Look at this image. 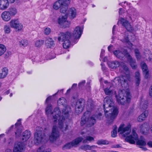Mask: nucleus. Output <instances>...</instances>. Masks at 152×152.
<instances>
[{"instance_id":"obj_1","label":"nucleus","mask_w":152,"mask_h":152,"mask_svg":"<svg viewBox=\"0 0 152 152\" xmlns=\"http://www.w3.org/2000/svg\"><path fill=\"white\" fill-rule=\"evenodd\" d=\"M57 104L58 106H62L64 108L62 110L61 116L59 107L55 108L53 111L52 112V107L51 104H48L47 107L45 109L46 113L47 115L53 114V124H57L58 120V128L64 132L67 129L68 127V125L64 122L65 119H67L69 116V112L66 110L67 107L66 101L64 97L60 98L58 100Z\"/></svg>"},{"instance_id":"obj_2","label":"nucleus","mask_w":152,"mask_h":152,"mask_svg":"<svg viewBox=\"0 0 152 152\" xmlns=\"http://www.w3.org/2000/svg\"><path fill=\"white\" fill-rule=\"evenodd\" d=\"M104 102L103 107L105 117L108 119L113 120L118 113V109L116 107H113L111 110H106V108H108V107H111V104L113 103L112 100L108 96H107L104 98Z\"/></svg>"},{"instance_id":"obj_3","label":"nucleus","mask_w":152,"mask_h":152,"mask_svg":"<svg viewBox=\"0 0 152 152\" xmlns=\"http://www.w3.org/2000/svg\"><path fill=\"white\" fill-rule=\"evenodd\" d=\"M136 128H133L132 131V134L127 136L125 140L131 144H134L135 141H137L136 144L139 146V147L145 146L146 143L143 137L141 136L140 139H138V135L136 132Z\"/></svg>"},{"instance_id":"obj_4","label":"nucleus","mask_w":152,"mask_h":152,"mask_svg":"<svg viewBox=\"0 0 152 152\" xmlns=\"http://www.w3.org/2000/svg\"><path fill=\"white\" fill-rule=\"evenodd\" d=\"M90 114L91 112L90 110H87L84 113L80 122L81 126H83L86 124L87 126L89 127L93 125L96 123V116L93 115L89 118Z\"/></svg>"},{"instance_id":"obj_5","label":"nucleus","mask_w":152,"mask_h":152,"mask_svg":"<svg viewBox=\"0 0 152 152\" xmlns=\"http://www.w3.org/2000/svg\"><path fill=\"white\" fill-rule=\"evenodd\" d=\"M58 40L59 42H64L63 47L64 48H69L72 40V34L69 31L61 32L58 34Z\"/></svg>"},{"instance_id":"obj_6","label":"nucleus","mask_w":152,"mask_h":152,"mask_svg":"<svg viewBox=\"0 0 152 152\" xmlns=\"http://www.w3.org/2000/svg\"><path fill=\"white\" fill-rule=\"evenodd\" d=\"M42 128L38 126L36 128V131L34 134V140L35 143L39 144L43 141L44 135L42 134Z\"/></svg>"},{"instance_id":"obj_7","label":"nucleus","mask_w":152,"mask_h":152,"mask_svg":"<svg viewBox=\"0 0 152 152\" xmlns=\"http://www.w3.org/2000/svg\"><path fill=\"white\" fill-rule=\"evenodd\" d=\"M86 103L84 99L80 98L77 100L75 106V112L78 114L80 113L83 110Z\"/></svg>"},{"instance_id":"obj_8","label":"nucleus","mask_w":152,"mask_h":152,"mask_svg":"<svg viewBox=\"0 0 152 152\" xmlns=\"http://www.w3.org/2000/svg\"><path fill=\"white\" fill-rule=\"evenodd\" d=\"M111 69H115L119 67V71L121 73L124 72V62L115 61L113 62H109L107 63Z\"/></svg>"},{"instance_id":"obj_9","label":"nucleus","mask_w":152,"mask_h":152,"mask_svg":"<svg viewBox=\"0 0 152 152\" xmlns=\"http://www.w3.org/2000/svg\"><path fill=\"white\" fill-rule=\"evenodd\" d=\"M67 15L66 14L59 17L57 20L58 24L64 28L69 27L70 24V22L67 20Z\"/></svg>"},{"instance_id":"obj_10","label":"nucleus","mask_w":152,"mask_h":152,"mask_svg":"<svg viewBox=\"0 0 152 152\" xmlns=\"http://www.w3.org/2000/svg\"><path fill=\"white\" fill-rule=\"evenodd\" d=\"M83 140L82 137H78L73 140L71 142H69L66 144L62 147L63 150L65 149H69L73 146L77 145L81 142Z\"/></svg>"},{"instance_id":"obj_11","label":"nucleus","mask_w":152,"mask_h":152,"mask_svg":"<svg viewBox=\"0 0 152 152\" xmlns=\"http://www.w3.org/2000/svg\"><path fill=\"white\" fill-rule=\"evenodd\" d=\"M59 136V132L56 126H53V127L52 132L49 137V140L51 142L55 141Z\"/></svg>"},{"instance_id":"obj_12","label":"nucleus","mask_w":152,"mask_h":152,"mask_svg":"<svg viewBox=\"0 0 152 152\" xmlns=\"http://www.w3.org/2000/svg\"><path fill=\"white\" fill-rule=\"evenodd\" d=\"M10 26L17 31H20L22 29L23 25L19 23L17 20H12L10 22Z\"/></svg>"},{"instance_id":"obj_13","label":"nucleus","mask_w":152,"mask_h":152,"mask_svg":"<svg viewBox=\"0 0 152 152\" xmlns=\"http://www.w3.org/2000/svg\"><path fill=\"white\" fill-rule=\"evenodd\" d=\"M83 30V28L79 26L76 27L73 32V36L75 39H79L81 37Z\"/></svg>"},{"instance_id":"obj_14","label":"nucleus","mask_w":152,"mask_h":152,"mask_svg":"<svg viewBox=\"0 0 152 152\" xmlns=\"http://www.w3.org/2000/svg\"><path fill=\"white\" fill-rule=\"evenodd\" d=\"M24 148L23 142H19L15 144L13 152H22Z\"/></svg>"},{"instance_id":"obj_15","label":"nucleus","mask_w":152,"mask_h":152,"mask_svg":"<svg viewBox=\"0 0 152 152\" xmlns=\"http://www.w3.org/2000/svg\"><path fill=\"white\" fill-rule=\"evenodd\" d=\"M21 119H19L18 120L17 122L15 124V128L17 129L16 132H15V134L16 137H19L22 132L21 129L20 128L21 127Z\"/></svg>"},{"instance_id":"obj_16","label":"nucleus","mask_w":152,"mask_h":152,"mask_svg":"<svg viewBox=\"0 0 152 152\" xmlns=\"http://www.w3.org/2000/svg\"><path fill=\"white\" fill-rule=\"evenodd\" d=\"M117 101L119 104L124 105V94L122 90L118 91L117 95L116 96Z\"/></svg>"},{"instance_id":"obj_17","label":"nucleus","mask_w":152,"mask_h":152,"mask_svg":"<svg viewBox=\"0 0 152 152\" xmlns=\"http://www.w3.org/2000/svg\"><path fill=\"white\" fill-rule=\"evenodd\" d=\"M140 65L145 77L148 78L149 76V71L146 64L144 62H142Z\"/></svg>"},{"instance_id":"obj_18","label":"nucleus","mask_w":152,"mask_h":152,"mask_svg":"<svg viewBox=\"0 0 152 152\" xmlns=\"http://www.w3.org/2000/svg\"><path fill=\"white\" fill-rule=\"evenodd\" d=\"M124 13V10L122 8H120L119 9V18L117 24L121 28H123L124 27V18L121 17L123 15Z\"/></svg>"},{"instance_id":"obj_19","label":"nucleus","mask_w":152,"mask_h":152,"mask_svg":"<svg viewBox=\"0 0 152 152\" xmlns=\"http://www.w3.org/2000/svg\"><path fill=\"white\" fill-rule=\"evenodd\" d=\"M125 96L126 100L125 102L124 101V106L125 105H127L130 102L131 99V95L130 94V91L128 88H127L125 91Z\"/></svg>"},{"instance_id":"obj_20","label":"nucleus","mask_w":152,"mask_h":152,"mask_svg":"<svg viewBox=\"0 0 152 152\" xmlns=\"http://www.w3.org/2000/svg\"><path fill=\"white\" fill-rule=\"evenodd\" d=\"M114 55L118 58L123 60L124 58V50L123 49L121 50H114L113 52Z\"/></svg>"},{"instance_id":"obj_21","label":"nucleus","mask_w":152,"mask_h":152,"mask_svg":"<svg viewBox=\"0 0 152 152\" xmlns=\"http://www.w3.org/2000/svg\"><path fill=\"white\" fill-rule=\"evenodd\" d=\"M70 0H65L63 5H62L60 9V12L61 13H65L68 9V5L69 3Z\"/></svg>"},{"instance_id":"obj_22","label":"nucleus","mask_w":152,"mask_h":152,"mask_svg":"<svg viewBox=\"0 0 152 152\" xmlns=\"http://www.w3.org/2000/svg\"><path fill=\"white\" fill-rule=\"evenodd\" d=\"M128 60L130 63V65L133 69H135L137 67L136 65L135 64L136 61L135 59H133L130 55L129 54L127 53L125 55Z\"/></svg>"},{"instance_id":"obj_23","label":"nucleus","mask_w":152,"mask_h":152,"mask_svg":"<svg viewBox=\"0 0 152 152\" xmlns=\"http://www.w3.org/2000/svg\"><path fill=\"white\" fill-rule=\"evenodd\" d=\"M31 136L30 131L28 130H26L23 133L21 139L22 141L23 142L26 141L30 138Z\"/></svg>"},{"instance_id":"obj_24","label":"nucleus","mask_w":152,"mask_h":152,"mask_svg":"<svg viewBox=\"0 0 152 152\" xmlns=\"http://www.w3.org/2000/svg\"><path fill=\"white\" fill-rule=\"evenodd\" d=\"M1 17L4 20L6 21H9L11 18V15L7 11L3 12L1 14Z\"/></svg>"},{"instance_id":"obj_25","label":"nucleus","mask_w":152,"mask_h":152,"mask_svg":"<svg viewBox=\"0 0 152 152\" xmlns=\"http://www.w3.org/2000/svg\"><path fill=\"white\" fill-rule=\"evenodd\" d=\"M9 3L7 0H0V9L2 10L6 9L8 7Z\"/></svg>"},{"instance_id":"obj_26","label":"nucleus","mask_w":152,"mask_h":152,"mask_svg":"<svg viewBox=\"0 0 152 152\" xmlns=\"http://www.w3.org/2000/svg\"><path fill=\"white\" fill-rule=\"evenodd\" d=\"M65 0H59L56 1L53 4V8L56 10H58L61 8Z\"/></svg>"},{"instance_id":"obj_27","label":"nucleus","mask_w":152,"mask_h":152,"mask_svg":"<svg viewBox=\"0 0 152 152\" xmlns=\"http://www.w3.org/2000/svg\"><path fill=\"white\" fill-rule=\"evenodd\" d=\"M68 15L71 19H73L75 17L76 15V9L74 7H72L68 10Z\"/></svg>"},{"instance_id":"obj_28","label":"nucleus","mask_w":152,"mask_h":152,"mask_svg":"<svg viewBox=\"0 0 152 152\" xmlns=\"http://www.w3.org/2000/svg\"><path fill=\"white\" fill-rule=\"evenodd\" d=\"M148 115V111H145V112L140 115L137 118L139 122H141L144 120Z\"/></svg>"},{"instance_id":"obj_29","label":"nucleus","mask_w":152,"mask_h":152,"mask_svg":"<svg viewBox=\"0 0 152 152\" xmlns=\"http://www.w3.org/2000/svg\"><path fill=\"white\" fill-rule=\"evenodd\" d=\"M124 77L127 78V80L130 81V75L128 67L124 65Z\"/></svg>"},{"instance_id":"obj_30","label":"nucleus","mask_w":152,"mask_h":152,"mask_svg":"<svg viewBox=\"0 0 152 152\" xmlns=\"http://www.w3.org/2000/svg\"><path fill=\"white\" fill-rule=\"evenodd\" d=\"M8 72V69L6 67L2 69V72L0 73V78L2 79L5 78L7 75Z\"/></svg>"},{"instance_id":"obj_31","label":"nucleus","mask_w":152,"mask_h":152,"mask_svg":"<svg viewBox=\"0 0 152 152\" xmlns=\"http://www.w3.org/2000/svg\"><path fill=\"white\" fill-rule=\"evenodd\" d=\"M124 27L129 31L131 32L133 30V28L127 20H124Z\"/></svg>"},{"instance_id":"obj_32","label":"nucleus","mask_w":152,"mask_h":152,"mask_svg":"<svg viewBox=\"0 0 152 152\" xmlns=\"http://www.w3.org/2000/svg\"><path fill=\"white\" fill-rule=\"evenodd\" d=\"M144 54L146 57L148 56V60L150 61H152V54L151 51L148 49H146L145 50L144 52Z\"/></svg>"},{"instance_id":"obj_33","label":"nucleus","mask_w":152,"mask_h":152,"mask_svg":"<svg viewBox=\"0 0 152 152\" xmlns=\"http://www.w3.org/2000/svg\"><path fill=\"white\" fill-rule=\"evenodd\" d=\"M124 137H125V134L127 135L129 134L131 131V125L130 124H128L127 125L124 127Z\"/></svg>"},{"instance_id":"obj_34","label":"nucleus","mask_w":152,"mask_h":152,"mask_svg":"<svg viewBox=\"0 0 152 152\" xmlns=\"http://www.w3.org/2000/svg\"><path fill=\"white\" fill-rule=\"evenodd\" d=\"M51 150L49 148H45V146H42L39 148L37 152H50Z\"/></svg>"},{"instance_id":"obj_35","label":"nucleus","mask_w":152,"mask_h":152,"mask_svg":"<svg viewBox=\"0 0 152 152\" xmlns=\"http://www.w3.org/2000/svg\"><path fill=\"white\" fill-rule=\"evenodd\" d=\"M94 147L96 148L97 146L95 145L90 146L89 145H84L82 146L81 147V149L85 150H91L92 149L94 148Z\"/></svg>"},{"instance_id":"obj_36","label":"nucleus","mask_w":152,"mask_h":152,"mask_svg":"<svg viewBox=\"0 0 152 152\" xmlns=\"http://www.w3.org/2000/svg\"><path fill=\"white\" fill-rule=\"evenodd\" d=\"M85 138V139L82 140H83V142L84 143H88V142H91L94 140L93 137L90 136H86Z\"/></svg>"},{"instance_id":"obj_37","label":"nucleus","mask_w":152,"mask_h":152,"mask_svg":"<svg viewBox=\"0 0 152 152\" xmlns=\"http://www.w3.org/2000/svg\"><path fill=\"white\" fill-rule=\"evenodd\" d=\"M135 77L136 85L138 86L140 84V74L139 72H137L135 73Z\"/></svg>"},{"instance_id":"obj_38","label":"nucleus","mask_w":152,"mask_h":152,"mask_svg":"<svg viewBox=\"0 0 152 152\" xmlns=\"http://www.w3.org/2000/svg\"><path fill=\"white\" fill-rule=\"evenodd\" d=\"M7 11L9 12L11 16H15L17 12V9L15 8L12 7L10 8Z\"/></svg>"},{"instance_id":"obj_39","label":"nucleus","mask_w":152,"mask_h":152,"mask_svg":"<svg viewBox=\"0 0 152 152\" xmlns=\"http://www.w3.org/2000/svg\"><path fill=\"white\" fill-rule=\"evenodd\" d=\"M111 86H110L109 88H107L104 89V91L105 94L107 95H110L112 94L113 93L112 89L111 88Z\"/></svg>"},{"instance_id":"obj_40","label":"nucleus","mask_w":152,"mask_h":152,"mask_svg":"<svg viewBox=\"0 0 152 152\" xmlns=\"http://www.w3.org/2000/svg\"><path fill=\"white\" fill-rule=\"evenodd\" d=\"M109 143L108 141L104 140H100L97 141V144L99 145H108Z\"/></svg>"},{"instance_id":"obj_41","label":"nucleus","mask_w":152,"mask_h":152,"mask_svg":"<svg viewBox=\"0 0 152 152\" xmlns=\"http://www.w3.org/2000/svg\"><path fill=\"white\" fill-rule=\"evenodd\" d=\"M118 132L121 134L122 137H124V124H121L118 129Z\"/></svg>"},{"instance_id":"obj_42","label":"nucleus","mask_w":152,"mask_h":152,"mask_svg":"<svg viewBox=\"0 0 152 152\" xmlns=\"http://www.w3.org/2000/svg\"><path fill=\"white\" fill-rule=\"evenodd\" d=\"M6 50L5 46L2 44H0V56L4 54Z\"/></svg>"},{"instance_id":"obj_43","label":"nucleus","mask_w":152,"mask_h":152,"mask_svg":"<svg viewBox=\"0 0 152 152\" xmlns=\"http://www.w3.org/2000/svg\"><path fill=\"white\" fill-rule=\"evenodd\" d=\"M44 40H38L36 41L35 42V46L37 47H40L44 43Z\"/></svg>"},{"instance_id":"obj_44","label":"nucleus","mask_w":152,"mask_h":152,"mask_svg":"<svg viewBox=\"0 0 152 152\" xmlns=\"http://www.w3.org/2000/svg\"><path fill=\"white\" fill-rule=\"evenodd\" d=\"M46 43L48 44V46L50 48L54 45L53 40L52 39L50 38H49L48 39Z\"/></svg>"},{"instance_id":"obj_45","label":"nucleus","mask_w":152,"mask_h":152,"mask_svg":"<svg viewBox=\"0 0 152 152\" xmlns=\"http://www.w3.org/2000/svg\"><path fill=\"white\" fill-rule=\"evenodd\" d=\"M28 41L26 40H22L19 42V45L21 47H26L28 45Z\"/></svg>"},{"instance_id":"obj_46","label":"nucleus","mask_w":152,"mask_h":152,"mask_svg":"<svg viewBox=\"0 0 152 152\" xmlns=\"http://www.w3.org/2000/svg\"><path fill=\"white\" fill-rule=\"evenodd\" d=\"M116 79L119 83L118 84H120L122 86L124 83V76L123 75H121V76L116 78Z\"/></svg>"},{"instance_id":"obj_47","label":"nucleus","mask_w":152,"mask_h":152,"mask_svg":"<svg viewBox=\"0 0 152 152\" xmlns=\"http://www.w3.org/2000/svg\"><path fill=\"white\" fill-rule=\"evenodd\" d=\"M4 32L5 34H9L11 31L10 27L8 25H5L4 26Z\"/></svg>"},{"instance_id":"obj_48","label":"nucleus","mask_w":152,"mask_h":152,"mask_svg":"<svg viewBox=\"0 0 152 152\" xmlns=\"http://www.w3.org/2000/svg\"><path fill=\"white\" fill-rule=\"evenodd\" d=\"M134 53L137 58L140 59L141 58V56L140 55V53L137 49H136L134 50Z\"/></svg>"},{"instance_id":"obj_49","label":"nucleus","mask_w":152,"mask_h":152,"mask_svg":"<svg viewBox=\"0 0 152 152\" xmlns=\"http://www.w3.org/2000/svg\"><path fill=\"white\" fill-rule=\"evenodd\" d=\"M129 37L128 36L127 37V40H126L127 42H126V45L127 46L128 48H129L130 49H131L133 45L131 42H129Z\"/></svg>"},{"instance_id":"obj_50","label":"nucleus","mask_w":152,"mask_h":152,"mask_svg":"<svg viewBox=\"0 0 152 152\" xmlns=\"http://www.w3.org/2000/svg\"><path fill=\"white\" fill-rule=\"evenodd\" d=\"M145 125V124H144L141 126L140 127V132L142 134H144L145 133V131L147 130V129L145 127L144 129L143 130V127H144Z\"/></svg>"},{"instance_id":"obj_51","label":"nucleus","mask_w":152,"mask_h":152,"mask_svg":"<svg viewBox=\"0 0 152 152\" xmlns=\"http://www.w3.org/2000/svg\"><path fill=\"white\" fill-rule=\"evenodd\" d=\"M117 129L115 128L111 132V137H115L117 136Z\"/></svg>"},{"instance_id":"obj_52","label":"nucleus","mask_w":152,"mask_h":152,"mask_svg":"<svg viewBox=\"0 0 152 152\" xmlns=\"http://www.w3.org/2000/svg\"><path fill=\"white\" fill-rule=\"evenodd\" d=\"M51 32V29L50 28H46L44 30V34L46 35H48Z\"/></svg>"},{"instance_id":"obj_53","label":"nucleus","mask_w":152,"mask_h":152,"mask_svg":"<svg viewBox=\"0 0 152 152\" xmlns=\"http://www.w3.org/2000/svg\"><path fill=\"white\" fill-rule=\"evenodd\" d=\"M145 104H143L142 105V108L141 109L142 111H143L144 110H145L148 107V102L146 101V102H145Z\"/></svg>"},{"instance_id":"obj_54","label":"nucleus","mask_w":152,"mask_h":152,"mask_svg":"<svg viewBox=\"0 0 152 152\" xmlns=\"http://www.w3.org/2000/svg\"><path fill=\"white\" fill-rule=\"evenodd\" d=\"M85 80H83L80 82L78 85V86L79 88H82L83 86L85 83Z\"/></svg>"},{"instance_id":"obj_55","label":"nucleus","mask_w":152,"mask_h":152,"mask_svg":"<svg viewBox=\"0 0 152 152\" xmlns=\"http://www.w3.org/2000/svg\"><path fill=\"white\" fill-rule=\"evenodd\" d=\"M11 54V53L10 51H7L4 54L5 57L7 58Z\"/></svg>"},{"instance_id":"obj_56","label":"nucleus","mask_w":152,"mask_h":152,"mask_svg":"<svg viewBox=\"0 0 152 152\" xmlns=\"http://www.w3.org/2000/svg\"><path fill=\"white\" fill-rule=\"evenodd\" d=\"M130 11V10H129V9L127 11V12L129 15H130L129 17L130 18V19L131 20H132V18L131 17H132V15H134V13H133L132 12V13L131 12V13Z\"/></svg>"},{"instance_id":"obj_57","label":"nucleus","mask_w":152,"mask_h":152,"mask_svg":"<svg viewBox=\"0 0 152 152\" xmlns=\"http://www.w3.org/2000/svg\"><path fill=\"white\" fill-rule=\"evenodd\" d=\"M51 54H52L53 56H50L49 57V59L50 60L56 57V54L54 53L53 52H51Z\"/></svg>"},{"instance_id":"obj_58","label":"nucleus","mask_w":152,"mask_h":152,"mask_svg":"<svg viewBox=\"0 0 152 152\" xmlns=\"http://www.w3.org/2000/svg\"><path fill=\"white\" fill-rule=\"evenodd\" d=\"M120 37H118V39L120 40L122 42H123L124 39L122 38L124 37L123 34L122 33H121L119 35Z\"/></svg>"},{"instance_id":"obj_59","label":"nucleus","mask_w":152,"mask_h":152,"mask_svg":"<svg viewBox=\"0 0 152 152\" xmlns=\"http://www.w3.org/2000/svg\"><path fill=\"white\" fill-rule=\"evenodd\" d=\"M105 53V50L103 49H102L100 55V58H102L104 56V53Z\"/></svg>"},{"instance_id":"obj_60","label":"nucleus","mask_w":152,"mask_h":152,"mask_svg":"<svg viewBox=\"0 0 152 152\" xmlns=\"http://www.w3.org/2000/svg\"><path fill=\"white\" fill-rule=\"evenodd\" d=\"M113 47V46L111 45H110L108 47V50L110 52H111V48Z\"/></svg>"},{"instance_id":"obj_61","label":"nucleus","mask_w":152,"mask_h":152,"mask_svg":"<svg viewBox=\"0 0 152 152\" xmlns=\"http://www.w3.org/2000/svg\"><path fill=\"white\" fill-rule=\"evenodd\" d=\"M149 94L150 96H152V85L150 87L149 89Z\"/></svg>"},{"instance_id":"obj_62","label":"nucleus","mask_w":152,"mask_h":152,"mask_svg":"<svg viewBox=\"0 0 152 152\" xmlns=\"http://www.w3.org/2000/svg\"><path fill=\"white\" fill-rule=\"evenodd\" d=\"M147 145L150 148H152V141H148L147 143Z\"/></svg>"},{"instance_id":"obj_63","label":"nucleus","mask_w":152,"mask_h":152,"mask_svg":"<svg viewBox=\"0 0 152 152\" xmlns=\"http://www.w3.org/2000/svg\"><path fill=\"white\" fill-rule=\"evenodd\" d=\"M51 98V96H50L48 97L46 99L45 103H48L50 100Z\"/></svg>"},{"instance_id":"obj_64","label":"nucleus","mask_w":152,"mask_h":152,"mask_svg":"<svg viewBox=\"0 0 152 152\" xmlns=\"http://www.w3.org/2000/svg\"><path fill=\"white\" fill-rule=\"evenodd\" d=\"M101 65L102 66V70H104L105 69V67L104 66V64L103 63H101Z\"/></svg>"}]
</instances>
